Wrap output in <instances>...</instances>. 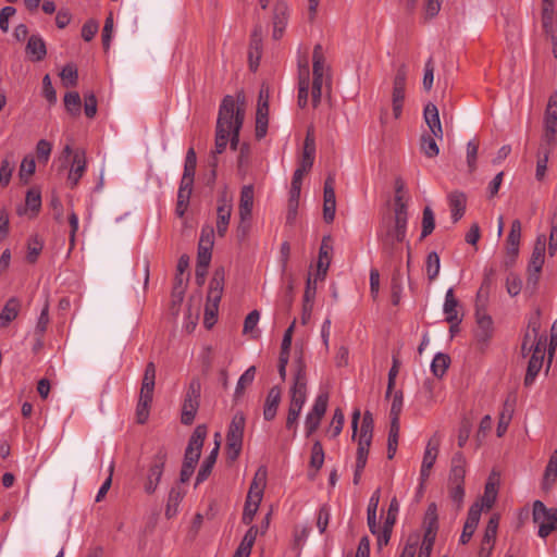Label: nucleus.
<instances>
[{
  "label": "nucleus",
  "instance_id": "obj_1",
  "mask_svg": "<svg viewBox=\"0 0 557 557\" xmlns=\"http://www.w3.org/2000/svg\"><path fill=\"white\" fill-rule=\"evenodd\" d=\"M246 97L243 91L236 98L225 96L220 104L215 129V145L213 156L221 154L230 143L233 150L239 144V132L245 117Z\"/></svg>",
  "mask_w": 557,
  "mask_h": 557
},
{
  "label": "nucleus",
  "instance_id": "obj_2",
  "mask_svg": "<svg viewBox=\"0 0 557 557\" xmlns=\"http://www.w3.org/2000/svg\"><path fill=\"white\" fill-rule=\"evenodd\" d=\"M488 286L483 284L478 290L476 295V309H475V322L476 327L474 331L475 339L480 345V348L483 349L487 346L490 339L492 338V319L490 314L486 312L485 302L487 299Z\"/></svg>",
  "mask_w": 557,
  "mask_h": 557
},
{
  "label": "nucleus",
  "instance_id": "obj_3",
  "mask_svg": "<svg viewBox=\"0 0 557 557\" xmlns=\"http://www.w3.org/2000/svg\"><path fill=\"white\" fill-rule=\"evenodd\" d=\"M245 424V414L237 411L232 418L226 434V455L232 461L236 460L242 451Z\"/></svg>",
  "mask_w": 557,
  "mask_h": 557
},
{
  "label": "nucleus",
  "instance_id": "obj_4",
  "mask_svg": "<svg viewBox=\"0 0 557 557\" xmlns=\"http://www.w3.org/2000/svg\"><path fill=\"white\" fill-rule=\"evenodd\" d=\"M214 245V230L211 225H206L201 228L198 253H197V265L196 276L197 278H203L207 274V268L211 261L212 248Z\"/></svg>",
  "mask_w": 557,
  "mask_h": 557
},
{
  "label": "nucleus",
  "instance_id": "obj_5",
  "mask_svg": "<svg viewBox=\"0 0 557 557\" xmlns=\"http://www.w3.org/2000/svg\"><path fill=\"white\" fill-rule=\"evenodd\" d=\"M289 406L301 410L307 400L306 364L301 357L295 360L294 383L289 389Z\"/></svg>",
  "mask_w": 557,
  "mask_h": 557
},
{
  "label": "nucleus",
  "instance_id": "obj_6",
  "mask_svg": "<svg viewBox=\"0 0 557 557\" xmlns=\"http://www.w3.org/2000/svg\"><path fill=\"white\" fill-rule=\"evenodd\" d=\"M201 383L197 377L191 379L186 391L183 406L181 421L185 425H190L196 417L200 405Z\"/></svg>",
  "mask_w": 557,
  "mask_h": 557
},
{
  "label": "nucleus",
  "instance_id": "obj_7",
  "mask_svg": "<svg viewBox=\"0 0 557 557\" xmlns=\"http://www.w3.org/2000/svg\"><path fill=\"white\" fill-rule=\"evenodd\" d=\"M407 66L401 64L393 78V88L391 94L392 114L395 120L401 117L403 108L406 98Z\"/></svg>",
  "mask_w": 557,
  "mask_h": 557
},
{
  "label": "nucleus",
  "instance_id": "obj_8",
  "mask_svg": "<svg viewBox=\"0 0 557 557\" xmlns=\"http://www.w3.org/2000/svg\"><path fill=\"white\" fill-rule=\"evenodd\" d=\"M533 520L539 524V536L545 539L557 530V508H547L541 500H535Z\"/></svg>",
  "mask_w": 557,
  "mask_h": 557
},
{
  "label": "nucleus",
  "instance_id": "obj_9",
  "mask_svg": "<svg viewBox=\"0 0 557 557\" xmlns=\"http://www.w3.org/2000/svg\"><path fill=\"white\" fill-rule=\"evenodd\" d=\"M557 141V94L552 95L544 115V133L541 146L553 148Z\"/></svg>",
  "mask_w": 557,
  "mask_h": 557
},
{
  "label": "nucleus",
  "instance_id": "obj_10",
  "mask_svg": "<svg viewBox=\"0 0 557 557\" xmlns=\"http://www.w3.org/2000/svg\"><path fill=\"white\" fill-rule=\"evenodd\" d=\"M223 288V281H211L205 307L203 324L207 329H211L216 321Z\"/></svg>",
  "mask_w": 557,
  "mask_h": 557
},
{
  "label": "nucleus",
  "instance_id": "obj_11",
  "mask_svg": "<svg viewBox=\"0 0 557 557\" xmlns=\"http://www.w3.org/2000/svg\"><path fill=\"white\" fill-rule=\"evenodd\" d=\"M166 458V449L164 447H160L153 456L152 462L148 470L146 482L144 484V490L147 494H152L156 491L163 474Z\"/></svg>",
  "mask_w": 557,
  "mask_h": 557
},
{
  "label": "nucleus",
  "instance_id": "obj_12",
  "mask_svg": "<svg viewBox=\"0 0 557 557\" xmlns=\"http://www.w3.org/2000/svg\"><path fill=\"white\" fill-rule=\"evenodd\" d=\"M206 436H207V426L203 424L197 425L196 429L194 430V432L188 441V445L185 449L184 463L191 465V466L197 465L200 454H201V449H202Z\"/></svg>",
  "mask_w": 557,
  "mask_h": 557
},
{
  "label": "nucleus",
  "instance_id": "obj_13",
  "mask_svg": "<svg viewBox=\"0 0 557 557\" xmlns=\"http://www.w3.org/2000/svg\"><path fill=\"white\" fill-rule=\"evenodd\" d=\"M407 224L396 220L389 221L385 226V231L380 233L383 245L386 248L393 249L397 244L404 243L407 234Z\"/></svg>",
  "mask_w": 557,
  "mask_h": 557
},
{
  "label": "nucleus",
  "instance_id": "obj_14",
  "mask_svg": "<svg viewBox=\"0 0 557 557\" xmlns=\"http://www.w3.org/2000/svg\"><path fill=\"white\" fill-rule=\"evenodd\" d=\"M546 245V235L539 234L528 263V273L530 276H536L541 272L545 260Z\"/></svg>",
  "mask_w": 557,
  "mask_h": 557
},
{
  "label": "nucleus",
  "instance_id": "obj_15",
  "mask_svg": "<svg viewBox=\"0 0 557 557\" xmlns=\"http://www.w3.org/2000/svg\"><path fill=\"white\" fill-rule=\"evenodd\" d=\"M315 158V138L312 127L307 131L304 141L302 153L298 162V169L309 172L312 169Z\"/></svg>",
  "mask_w": 557,
  "mask_h": 557
},
{
  "label": "nucleus",
  "instance_id": "obj_16",
  "mask_svg": "<svg viewBox=\"0 0 557 557\" xmlns=\"http://www.w3.org/2000/svg\"><path fill=\"white\" fill-rule=\"evenodd\" d=\"M545 346H533V352L528 363L524 385L531 386L543 367Z\"/></svg>",
  "mask_w": 557,
  "mask_h": 557
},
{
  "label": "nucleus",
  "instance_id": "obj_17",
  "mask_svg": "<svg viewBox=\"0 0 557 557\" xmlns=\"http://www.w3.org/2000/svg\"><path fill=\"white\" fill-rule=\"evenodd\" d=\"M86 166L87 160L85 150L76 149L73 154L72 164L67 175V182L72 188L78 184L79 180L85 174Z\"/></svg>",
  "mask_w": 557,
  "mask_h": 557
},
{
  "label": "nucleus",
  "instance_id": "obj_18",
  "mask_svg": "<svg viewBox=\"0 0 557 557\" xmlns=\"http://www.w3.org/2000/svg\"><path fill=\"white\" fill-rule=\"evenodd\" d=\"M438 446L440 440L435 435L430 438L426 444L420 470V478L422 482L425 481L430 475L431 469L437 458Z\"/></svg>",
  "mask_w": 557,
  "mask_h": 557
},
{
  "label": "nucleus",
  "instance_id": "obj_19",
  "mask_svg": "<svg viewBox=\"0 0 557 557\" xmlns=\"http://www.w3.org/2000/svg\"><path fill=\"white\" fill-rule=\"evenodd\" d=\"M289 10L285 2L278 1L273 10V37L280 39L287 26Z\"/></svg>",
  "mask_w": 557,
  "mask_h": 557
},
{
  "label": "nucleus",
  "instance_id": "obj_20",
  "mask_svg": "<svg viewBox=\"0 0 557 557\" xmlns=\"http://www.w3.org/2000/svg\"><path fill=\"white\" fill-rule=\"evenodd\" d=\"M481 512H482V508L479 503H474L470 507V509L468 511L467 520L463 525L462 533L460 535V542L462 544H467L471 540V537L478 527V523L480 521Z\"/></svg>",
  "mask_w": 557,
  "mask_h": 557
},
{
  "label": "nucleus",
  "instance_id": "obj_21",
  "mask_svg": "<svg viewBox=\"0 0 557 557\" xmlns=\"http://www.w3.org/2000/svg\"><path fill=\"white\" fill-rule=\"evenodd\" d=\"M498 523H499V517L497 515H493L490 518V520L486 524V528H485L484 536L482 540V546H481V550H480L481 557L490 556L492 548L494 546L495 539H496Z\"/></svg>",
  "mask_w": 557,
  "mask_h": 557
},
{
  "label": "nucleus",
  "instance_id": "obj_22",
  "mask_svg": "<svg viewBox=\"0 0 557 557\" xmlns=\"http://www.w3.org/2000/svg\"><path fill=\"white\" fill-rule=\"evenodd\" d=\"M541 330V314L540 310H536L529 319L528 329L524 334L527 339H531V347L533 346H546V336L540 334Z\"/></svg>",
  "mask_w": 557,
  "mask_h": 557
},
{
  "label": "nucleus",
  "instance_id": "obj_23",
  "mask_svg": "<svg viewBox=\"0 0 557 557\" xmlns=\"http://www.w3.org/2000/svg\"><path fill=\"white\" fill-rule=\"evenodd\" d=\"M298 78V104L305 108L308 104L310 89V70L307 61L299 64Z\"/></svg>",
  "mask_w": 557,
  "mask_h": 557
},
{
  "label": "nucleus",
  "instance_id": "obj_24",
  "mask_svg": "<svg viewBox=\"0 0 557 557\" xmlns=\"http://www.w3.org/2000/svg\"><path fill=\"white\" fill-rule=\"evenodd\" d=\"M333 252V244L331 236L323 237L319 250V258L317 264V275L325 276L331 263V256Z\"/></svg>",
  "mask_w": 557,
  "mask_h": 557
},
{
  "label": "nucleus",
  "instance_id": "obj_25",
  "mask_svg": "<svg viewBox=\"0 0 557 557\" xmlns=\"http://www.w3.org/2000/svg\"><path fill=\"white\" fill-rule=\"evenodd\" d=\"M466 458L462 453H456L451 458L448 484H465Z\"/></svg>",
  "mask_w": 557,
  "mask_h": 557
},
{
  "label": "nucleus",
  "instance_id": "obj_26",
  "mask_svg": "<svg viewBox=\"0 0 557 557\" xmlns=\"http://www.w3.org/2000/svg\"><path fill=\"white\" fill-rule=\"evenodd\" d=\"M282 391L278 386H273L268 392L264 407H263V418L267 421H271L275 418L277 408L281 403Z\"/></svg>",
  "mask_w": 557,
  "mask_h": 557
},
{
  "label": "nucleus",
  "instance_id": "obj_27",
  "mask_svg": "<svg viewBox=\"0 0 557 557\" xmlns=\"http://www.w3.org/2000/svg\"><path fill=\"white\" fill-rule=\"evenodd\" d=\"M232 214V205L226 199H221L216 209V232L219 236L223 237L230 224Z\"/></svg>",
  "mask_w": 557,
  "mask_h": 557
},
{
  "label": "nucleus",
  "instance_id": "obj_28",
  "mask_svg": "<svg viewBox=\"0 0 557 557\" xmlns=\"http://www.w3.org/2000/svg\"><path fill=\"white\" fill-rule=\"evenodd\" d=\"M450 207L451 220L457 223L466 212L467 197L461 191H453L447 197Z\"/></svg>",
  "mask_w": 557,
  "mask_h": 557
},
{
  "label": "nucleus",
  "instance_id": "obj_29",
  "mask_svg": "<svg viewBox=\"0 0 557 557\" xmlns=\"http://www.w3.org/2000/svg\"><path fill=\"white\" fill-rule=\"evenodd\" d=\"M253 206V187L246 185L242 188L239 200V216L242 224L250 220Z\"/></svg>",
  "mask_w": 557,
  "mask_h": 557
},
{
  "label": "nucleus",
  "instance_id": "obj_30",
  "mask_svg": "<svg viewBox=\"0 0 557 557\" xmlns=\"http://www.w3.org/2000/svg\"><path fill=\"white\" fill-rule=\"evenodd\" d=\"M423 114L425 123L428 124L432 135L441 139L443 137V128L437 107L433 103L426 104Z\"/></svg>",
  "mask_w": 557,
  "mask_h": 557
},
{
  "label": "nucleus",
  "instance_id": "obj_31",
  "mask_svg": "<svg viewBox=\"0 0 557 557\" xmlns=\"http://www.w3.org/2000/svg\"><path fill=\"white\" fill-rule=\"evenodd\" d=\"M423 523L425 529L423 539L435 541L438 529L437 506L435 503H431L428 506Z\"/></svg>",
  "mask_w": 557,
  "mask_h": 557
},
{
  "label": "nucleus",
  "instance_id": "obj_32",
  "mask_svg": "<svg viewBox=\"0 0 557 557\" xmlns=\"http://www.w3.org/2000/svg\"><path fill=\"white\" fill-rule=\"evenodd\" d=\"M202 296L200 293L193 294L189 297L188 306L185 314L186 320V330L187 332H191L199 319V305L201 302Z\"/></svg>",
  "mask_w": 557,
  "mask_h": 557
},
{
  "label": "nucleus",
  "instance_id": "obj_33",
  "mask_svg": "<svg viewBox=\"0 0 557 557\" xmlns=\"http://www.w3.org/2000/svg\"><path fill=\"white\" fill-rule=\"evenodd\" d=\"M267 484V469L264 467H260L250 484L247 498L249 499H259L262 500L263 491Z\"/></svg>",
  "mask_w": 557,
  "mask_h": 557
},
{
  "label": "nucleus",
  "instance_id": "obj_34",
  "mask_svg": "<svg viewBox=\"0 0 557 557\" xmlns=\"http://www.w3.org/2000/svg\"><path fill=\"white\" fill-rule=\"evenodd\" d=\"M187 283L188 281H176L172 288L170 313L173 317H177L180 313L181 305L187 290Z\"/></svg>",
  "mask_w": 557,
  "mask_h": 557
},
{
  "label": "nucleus",
  "instance_id": "obj_35",
  "mask_svg": "<svg viewBox=\"0 0 557 557\" xmlns=\"http://www.w3.org/2000/svg\"><path fill=\"white\" fill-rule=\"evenodd\" d=\"M26 52L33 61H41L47 54L44 39L39 35H32L27 41Z\"/></svg>",
  "mask_w": 557,
  "mask_h": 557
},
{
  "label": "nucleus",
  "instance_id": "obj_36",
  "mask_svg": "<svg viewBox=\"0 0 557 557\" xmlns=\"http://www.w3.org/2000/svg\"><path fill=\"white\" fill-rule=\"evenodd\" d=\"M458 300L456 299L454 295L453 288H449L446 292L445 296V302H444V313L446 315V321L448 323H456L459 324L461 322V319L458 315Z\"/></svg>",
  "mask_w": 557,
  "mask_h": 557
},
{
  "label": "nucleus",
  "instance_id": "obj_37",
  "mask_svg": "<svg viewBox=\"0 0 557 557\" xmlns=\"http://www.w3.org/2000/svg\"><path fill=\"white\" fill-rule=\"evenodd\" d=\"M219 449H220V443L216 442V445L210 451L209 456L203 460V462L197 473L196 485L206 481L208 479V476L210 475V473L213 469V466L216 461V458L219 455Z\"/></svg>",
  "mask_w": 557,
  "mask_h": 557
},
{
  "label": "nucleus",
  "instance_id": "obj_38",
  "mask_svg": "<svg viewBox=\"0 0 557 557\" xmlns=\"http://www.w3.org/2000/svg\"><path fill=\"white\" fill-rule=\"evenodd\" d=\"M21 309V302L16 297H11L4 305L0 312V325L7 326L10 322L16 319Z\"/></svg>",
  "mask_w": 557,
  "mask_h": 557
},
{
  "label": "nucleus",
  "instance_id": "obj_39",
  "mask_svg": "<svg viewBox=\"0 0 557 557\" xmlns=\"http://www.w3.org/2000/svg\"><path fill=\"white\" fill-rule=\"evenodd\" d=\"M521 238V222L513 220L510 226V232L507 236V252L510 256H517L519 251Z\"/></svg>",
  "mask_w": 557,
  "mask_h": 557
},
{
  "label": "nucleus",
  "instance_id": "obj_40",
  "mask_svg": "<svg viewBox=\"0 0 557 557\" xmlns=\"http://www.w3.org/2000/svg\"><path fill=\"white\" fill-rule=\"evenodd\" d=\"M156 384V366L154 363L148 362L144 372L140 394L153 396V389Z\"/></svg>",
  "mask_w": 557,
  "mask_h": 557
},
{
  "label": "nucleus",
  "instance_id": "obj_41",
  "mask_svg": "<svg viewBox=\"0 0 557 557\" xmlns=\"http://www.w3.org/2000/svg\"><path fill=\"white\" fill-rule=\"evenodd\" d=\"M544 9H543V26L547 34H549L552 44H553V54L557 58V33L553 30L552 25V11L553 4L546 3L544 0ZM554 3V1L552 2Z\"/></svg>",
  "mask_w": 557,
  "mask_h": 557
},
{
  "label": "nucleus",
  "instance_id": "obj_42",
  "mask_svg": "<svg viewBox=\"0 0 557 557\" xmlns=\"http://www.w3.org/2000/svg\"><path fill=\"white\" fill-rule=\"evenodd\" d=\"M258 528L256 525H251L246 534L244 535L239 546L237 547L236 552L238 553V556L242 557L243 555L246 557L250 556L251 548L255 544V541L258 535Z\"/></svg>",
  "mask_w": 557,
  "mask_h": 557
},
{
  "label": "nucleus",
  "instance_id": "obj_43",
  "mask_svg": "<svg viewBox=\"0 0 557 557\" xmlns=\"http://www.w3.org/2000/svg\"><path fill=\"white\" fill-rule=\"evenodd\" d=\"M557 479V449L552 454L546 466L542 486L544 490H549Z\"/></svg>",
  "mask_w": 557,
  "mask_h": 557
},
{
  "label": "nucleus",
  "instance_id": "obj_44",
  "mask_svg": "<svg viewBox=\"0 0 557 557\" xmlns=\"http://www.w3.org/2000/svg\"><path fill=\"white\" fill-rule=\"evenodd\" d=\"M380 503V488H377L372 496L370 497L368 510H367V520L370 531L374 534L376 533V510Z\"/></svg>",
  "mask_w": 557,
  "mask_h": 557
},
{
  "label": "nucleus",
  "instance_id": "obj_45",
  "mask_svg": "<svg viewBox=\"0 0 557 557\" xmlns=\"http://www.w3.org/2000/svg\"><path fill=\"white\" fill-rule=\"evenodd\" d=\"M329 67L325 65V59L322 52V46L315 45L312 53V74L329 75Z\"/></svg>",
  "mask_w": 557,
  "mask_h": 557
},
{
  "label": "nucleus",
  "instance_id": "obj_46",
  "mask_svg": "<svg viewBox=\"0 0 557 557\" xmlns=\"http://www.w3.org/2000/svg\"><path fill=\"white\" fill-rule=\"evenodd\" d=\"M513 412V401L510 403L509 399H507L504 403L503 411L499 413L498 419V425H497V435L500 437L505 434L507 431V428L509 425V422L512 418Z\"/></svg>",
  "mask_w": 557,
  "mask_h": 557
},
{
  "label": "nucleus",
  "instance_id": "obj_47",
  "mask_svg": "<svg viewBox=\"0 0 557 557\" xmlns=\"http://www.w3.org/2000/svg\"><path fill=\"white\" fill-rule=\"evenodd\" d=\"M255 375H256V367L255 366L249 367L240 375V377H239V380L237 382L236 388H235V393H234V398L235 399H239L242 397V395L244 394L245 388L247 386H249L253 382Z\"/></svg>",
  "mask_w": 557,
  "mask_h": 557
},
{
  "label": "nucleus",
  "instance_id": "obj_48",
  "mask_svg": "<svg viewBox=\"0 0 557 557\" xmlns=\"http://www.w3.org/2000/svg\"><path fill=\"white\" fill-rule=\"evenodd\" d=\"M449 363V356L446 354L438 352L432 360L431 371L436 377L441 379L448 369Z\"/></svg>",
  "mask_w": 557,
  "mask_h": 557
},
{
  "label": "nucleus",
  "instance_id": "obj_49",
  "mask_svg": "<svg viewBox=\"0 0 557 557\" xmlns=\"http://www.w3.org/2000/svg\"><path fill=\"white\" fill-rule=\"evenodd\" d=\"M434 228H435V215H434V212L431 209V207L426 206L422 212V230H421L420 238L424 239L425 237L431 235L432 232L434 231Z\"/></svg>",
  "mask_w": 557,
  "mask_h": 557
},
{
  "label": "nucleus",
  "instance_id": "obj_50",
  "mask_svg": "<svg viewBox=\"0 0 557 557\" xmlns=\"http://www.w3.org/2000/svg\"><path fill=\"white\" fill-rule=\"evenodd\" d=\"M196 164H197V157L194 148H189L187 150L186 157H185V164H184V173L182 176L183 181H191L194 182L195 172H196Z\"/></svg>",
  "mask_w": 557,
  "mask_h": 557
},
{
  "label": "nucleus",
  "instance_id": "obj_51",
  "mask_svg": "<svg viewBox=\"0 0 557 557\" xmlns=\"http://www.w3.org/2000/svg\"><path fill=\"white\" fill-rule=\"evenodd\" d=\"M306 173H307L306 171H302L298 168L294 172L292 184H290V191H289L290 205H293L294 202L296 205L298 203V200L300 197L301 185H302V178Z\"/></svg>",
  "mask_w": 557,
  "mask_h": 557
},
{
  "label": "nucleus",
  "instance_id": "obj_52",
  "mask_svg": "<svg viewBox=\"0 0 557 557\" xmlns=\"http://www.w3.org/2000/svg\"><path fill=\"white\" fill-rule=\"evenodd\" d=\"M306 289L304 294V313L311 315L313 309V302L317 294V282L318 281H306Z\"/></svg>",
  "mask_w": 557,
  "mask_h": 557
},
{
  "label": "nucleus",
  "instance_id": "obj_53",
  "mask_svg": "<svg viewBox=\"0 0 557 557\" xmlns=\"http://www.w3.org/2000/svg\"><path fill=\"white\" fill-rule=\"evenodd\" d=\"M550 149L552 148H549V147H544V146L540 147V154H539V159L536 162V171H535V177L537 181H542L545 177Z\"/></svg>",
  "mask_w": 557,
  "mask_h": 557
},
{
  "label": "nucleus",
  "instance_id": "obj_54",
  "mask_svg": "<svg viewBox=\"0 0 557 557\" xmlns=\"http://www.w3.org/2000/svg\"><path fill=\"white\" fill-rule=\"evenodd\" d=\"M151 401V396L139 394V399L136 408V417L138 423L144 424L148 420Z\"/></svg>",
  "mask_w": 557,
  "mask_h": 557
},
{
  "label": "nucleus",
  "instance_id": "obj_55",
  "mask_svg": "<svg viewBox=\"0 0 557 557\" xmlns=\"http://www.w3.org/2000/svg\"><path fill=\"white\" fill-rule=\"evenodd\" d=\"M330 79L329 75H313L311 86V98L313 107H318L322 97V86Z\"/></svg>",
  "mask_w": 557,
  "mask_h": 557
},
{
  "label": "nucleus",
  "instance_id": "obj_56",
  "mask_svg": "<svg viewBox=\"0 0 557 557\" xmlns=\"http://www.w3.org/2000/svg\"><path fill=\"white\" fill-rule=\"evenodd\" d=\"M44 248V242L38 236H32L27 242L26 259L28 262H35Z\"/></svg>",
  "mask_w": 557,
  "mask_h": 557
},
{
  "label": "nucleus",
  "instance_id": "obj_57",
  "mask_svg": "<svg viewBox=\"0 0 557 557\" xmlns=\"http://www.w3.org/2000/svg\"><path fill=\"white\" fill-rule=\"evenodd\" d=\"M372 442V437L358 436V448H357V460L359 468H364L367 465L369 448Z\"/></svg>",
  "mask_w": 557,
  "mask_h": 557
},
{
  "label": "nucleus",
  "instance_id": "obj_58",
  "mask_svg": "<svg viewBox=\"0 0 557 557\" xmlns=\"http://www.w3.org/2000/svg\"><path fill=\"white\" fill-rule=\"evenodd\" d=\"M497 497V486L496 483L490 479L484 488V494L482 496L481 508L486 507L487 509L492 508Z\"/></svg>",
  "mask_w": 557,
  "mask_h": 557
},
{
  "label": "nucleus",
  "instance_id": "obj_59",
  "mask_svg": "<svg viewBox=\"0 0 557 557\" xmlns=\"http://www.w3.org/2000/svg\"><path fill=\"white\" fill-rule=\"evenodd\" d=\"M261 500L249 499L246 497L245 507L243 511L242 522L244 524H250L259 509Z\"/></svg>",
  "mask_w": 557,
  "mask_h": 557
},
{
  "label": "nucleus",
  "instance_id": "obj_60",
  "mask_svg": "<svg viewBox=\"0 0 557 557\" xmlns=\"http://www.w3.org/2000/svg\"><path fill=\"white\" fill-rule=\"evenodd\" d=\"M441 261L437 252L431 251L426 256L425 271L428 278H435L440 273Z\"/></svg>",
  "mask_w": 557,
  "mask_h": 557
},
{
  "label": "nucleus",
  "instance_id": "obj_61",
  "mask_svg": "<svg viewBox=\"0 0 557 557\" xmlns=\"http://www.w3.org/2000/svg\"><path fill=\"white\" fill-rule=\"evenodd\" d=\"M36 170V162L34 157L27 156L22 160L21 166H20V178L24 183H28L29 177L35 173Z\"/></svg>",
  "mask_w": 557,
  "mask_h": 557
},
{
  "label": "nucleus",
  "instance_id": "obj_62",
  "mask_svg": "<svg viewBox=\"0 0 557 557\" xmlns=\"http://www.w3.org/2000/svg\"><path fill=\"white\" fill-rule=\"evenodd\" d=\"M61 79L63 82V85L65 87H74L77 84L78 79V73L77 69L73 64H66L61 73H60Z\"/></svg>",
  "mask_w": 557,
  "mask_h": 557
},
{
  "label": "nucleus",
  "instance_id": "obj_63",
  "mask_svg": "<svg viewBox=\"0 0 557 557\" xmlns=\"http://www.w3.org/2000/svg\"><path fill=\"white\" fill-rule=\"evenodd\" d=\"M421 150L428 158H434L440 153V148L435 141L434 136L422 135Z\"/></svg>",
  "mask_w": 557,
  "mask_h": 557
},
{
  "label": "nucleus",
  "instance_id": "obj_64",
  "mask_svg": "<svg viewBox=\"0 0 557 557\" xmlns=\"http://www.w3.org/2000/svg\"><path fill=\"white\" fill-rule=\"evenodd\" d=\"M64 106H65V109L71 114H73V115L79 114L82 101H81V97H79L78 92H75V91L67 92L64 96Z\"/></svg>",
  "mask_w": 557,
  "mask_h": 557
}]
</instances>
